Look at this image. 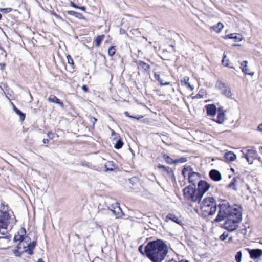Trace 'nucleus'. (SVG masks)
I'll use <instances>...</instances> for the list:
<instances>
[{"instance_id":"f257e3e1","label":"nucleus","mask_w":262,"mask_h":262,"mask_svg":"<svg viewBox=\"0 0 262 262\" xmlns=\"http://www.w3.org/2000/svg\"><path fill=\"white\" fill-rule=\"evenodd\" d=\"M147 257L152 262H162L168 253V247L162 240L157 239L147 243L144 247Z\"/></svg>"},{"instance_id":"f03ea898","label":"nucleus","mask_w":262,"mask_h":262,"mask_svg":"<svg viewBox=\"0 0 262 262\" xmlns=\"http://www.w3.org/2000/svg\"><path fill=\"white\" fill-rule=\"evenodd\" d=\"M16 222L15 216L11 215L8 210V206H4L2 210H0V234L7 233L8 229H12Z\"/></svg>"},{"instance_id":"7ed1b4c3","label":"nucleus","mask_w":262,"mask_h":262,"mask_svg":"<svg viewBox=\"0 0 262 262\" xmlns=\"http://www.w3.org/2000/svg\"><path fill=\"white\" fill-rule=\"evenodd\" d=\"M235 210L241 211V209L237 207H232L227 201L222 200L219 205V211L214 221L219 222L225 218L229 217L230 215H233Z\"/></svg>"},{"instance_id":"20e7f679","label":"nucleus","mask_w":262,"mask_h":262,"mask_svg":"<svg viewBox=\"0 0 262 262\" xmlns=\"http://www.w3.org/2000/svg\"><path fill=\"white\" fill-rule=\"evenodd\" d=\"M201 209L205 216L214 214L216 211V203L214 198L211 196L205 198L201 204Z\"/></svg>"},{"instance_id":"39448f33","label":"nucleus","mask_w":262,"mask_h":262,"mask_svg":"<svg viewBox=\"0 0 262 262\" xmlns=\"http://www.w3.org/2000/svg\"><path fill=\"white\" fill-rule=\"evenodd\" d=\"M224 223V228L229 231H233L238 227V223L242 220V213L239 211H234L233 215H230Z\"/></svg>"},{"instance_id":"423d86ee","label":"nucleus","mask_w":262,"mask_h":262,"mask_svg":"<svg viewBox=\"0 0 262 262\" xmlns=\"http://www.w3.org/2000/svg\"><path fill=\"white\" fill-rule=\"evenodd\" d=\"M36 245V242L34 241H32L31 238L27 236L18 243L17 248L22 249L23 251L29 255H32L33 253V250Z\"/></svg>"},{"instance_id":"0eeeda50","label":"nucleus","mask_w":262,"mask_h":262,"mask_svg":"<svg viewBox=\"0 0 262 262\" xmlns=\"http://www.w3.org/2000/svg\"><path fill=\"white\" fill-rule=\"evenodd\" d=\"M182 174L185 179H187L188 182L195 185L200 178V175L199 173L194 172L190 166H184L182 170Z\"/></svg>"},{"instance_id":"6e6552de","label":"nucleus","mask_w":262,"mask_h":262,"mask_svg":"<svg viewBox=\"0 0 262 262\" xmlns=\"http://www.w3.org/2000/svg\"><path fill=\"white\" fill-rule=\"evenodd\" d=\"M183 195L185 199L193 202L200 201L197 189L189 185L183 189Z\"/></svg>"},{"instance_id":"1a4fd4ad","label":"nucleus","mask_w":262,"mask_h":262,"mask_svg":"<svg viewBox=\"0 0 262 262\" xmlns=\"http://www.w3.org/2000/svg\"><path fill=\"white\" fill-rule=\"evenodd\" d=\"M210 187V185L205 181L201 180L198 184L197 193L200 200H201L203 196Z\"/></svg>"},{"instance_id":"9d476101","label":"nucleus","mask_w":262,"mask_h":262,"mask_svg":"<svg viewBox=\"0 0 262 262\" xmlns=\"http://www.w3.org/2000/svg\"><path fill=\"white\" fill-rule=\"evenodd\" d=\"M216 86L225 96L228 98L231 97L232 94L230 88L227 84L219 81L217 82Z\"/></svg>"},{"instance_id":"9b49d317","label":"nucleus","mask_w":262,"mask_h":262,"mask_svg":"<svg viewBox=\"0 0 262 262\" xmlns=\"http://www.w3.org/2000/svg\"><path fill=\"white\" fill-rule=\"evenodd\" d=\"M196 82L194 79L190 80L188 77H184V80L181 81V85L183 86H185L187 88L189 89L191 91L194 90L196 86Z\"/></svg>"},{"instance_id":"f8f14e48","label":"nucleus","mask_w":262,"mask_h":262,"mask_svg":"<svg viewBox=\"0 0 262 262\" xmlns=\"http://www.w3.org/2000/svg\"><path fill=\"white\" fill-rule=\"evenodd\" d=\"M257 152L254 148L248 149L244 157L248 162L252 163L253 161L250 158L254 159L256 157Z\"/></svg>"},{"instance_id":"ddd939ff","label":"nucleus","mask_w":262,"mask_h":262,"mask_svg":"<svg viewBox=\"0 0 262 262\" xmlns=\"http://www.w3.org/2000/svg\"><path fill=\"white\" fill-rule=\"evenodd\" d=\"M155 78L156 80L158 81L161 86L168 85L170 84V82L166 81L164 79V75L163 73H155Z\"/></svg>"},{"instance_id":"4468645a","label":"nucleus","mask_w":262,"mask_h":262,"mask_svg":"<svg viewBox=\"0 0 262 262\" xmlns=\"http://www.w3.org/2000/svg\"><path fill=\"white\" fill-rule=\"evenodd\" d=\"M26 231L24 228H21L17 232V234L14 236V241L19 242L21 241L26 236Z\"/></svg>"},{"instance_id":"2eb2a0df","label":"nucleus","mask_w":262,"mask_h":262,"mask_svg":"<svg viewBox=\"0 0 262 262\" xmlns=\"http://www.w3.org/2000/svg\"><path fill=\"white\" fill-rule=\"evenodd\" d=\"M209 176L212 180L215 181H219L222 179V176L220 172L215 169L211 170L210 171Z\"/></svg>"},{"instance_id":"dca6fc26","label":"nucleus","mask_w":262,"mask_h":262,"mask_svg":"<svg viewBox=\"0 0 262 262\" xmlns=\"http://www.w3.org/2000/svg\"><path fill=\"white\" fill-rule=\"evenodd\" d=\"M249 253L251 258L253 259L258 258L262 256V250L259 249L250 250Z\"/></svg>"},{"instance_id":"f3484780","label":"nucleus","mask_w":262,"mask_h":262,"mask_svg":"<svg viewBox=\"0 0 262 262\" xmlns=\"http://www.w3.org/2000/svg\"><path fill=\"white\" fill-rule=\"evenodd\" d=\"M138 68L139 69H142L144 72L149 73L150 71L151 67L149 64L143 61H139L137 62Z\"/></svg>"},{"instance_id":"a211bd4d","label":"nucleus","mask_w":262,"mask_h":262,"mask_svg":"<svg viewBox=\"0 0 262 262\" xmlns=\"http://www.w3.org/2000/svg\"><path fill=\"white\" fill-rule=\"evenodd\" d=\"M207 114L210 116H214L216 112V107L213 104H210L206 106Z\"/></svg>"},{"instance_id":"6ab92c4d","label":"nucleus","mask_w":262,"mask_h":262,"mask_svg":"<svg viewBox=\"0 0 262 262\" xmlns=\"http://www.w3.org/2000/svg\"><path fill=\"white\" fill-rule=\"evenodd\" d=\"M49 102L58 104L61 107H63V103L60 99L54 95H51L48 99Z\"/></svg>"},{"instance_id":"aec40b11","label":"nucleus","mask_w":262,"mask_h":262,"mask_svg":"<svg viewBox=\"0 0 262 262\" xmlns=\"http://www.w3.org/2000/svg\"><path fill=\"white\" fill-rule=\"evenodd\" d=\"M247 63L248 61L245 60L242 62H241V69L242 70V72L244 73L246 75H249L251 76H253L254 75V73H248V69L247 68Z\"/></svg>"},{"instance_id":"412c9836","label":"nucleus","mask_w":262,"mask_h":262,"mask_svg":"<svg viewBox=\"0 0 262 262\" xmlns=\"http://www.w3.org/2000/svg\"><path fill=\"white\" fill-rule=\"evenodd\" d=\"M226 39H233L236 42H240L242 39L241 35L234 33L227 35L225 37Z\"/></svg>"},{"instance_id":"4be33fe9","label":"nucleus","mask_w":262,"mask_h":262,"mask_svg":"<svg viewBox=\"0 0 262 262\" xmlns=\"http://www.w3.org/2000/svg\"><path fill=\"white\" fill-rule=\"evenodd\" d=\"M225 113L222 110H219L217 112V115L216 119H214L219 123H222L225 120Z\"/></svg>"},{"instance_id":"5701e85b","label":"nucleus","mask_w":262,"mask_h":262,"mask_svg":"<svg viewBox=\"0 0 262 262\" xmlns=\"http://www.w3.org/2000/svg\"><path fill=\"white\" fill-rule=\"evenodd\" d=\"M224 157L228 161H234L236 158V155L232 151H228L225 154Z\"/></svg>"},{"instance_id":"b1692460","label":"nucleus","mask_w":262,"mask_h":262,"mask_svg":"<svg viewBox=\"0 0 262 262\" xmlns=\"http://www.w3.org/2000/svg\"><path fill=\"white\" fill-rule=\"evenodd\" d=\"M67 13L68 15L74 16L75 17L78 18L79 19H85V18L82 14L80 13L69 10L67 11Z\"/></svg>"},{"instance_id":"393cba45","label":"nucleus","mask_w":262,"mask_h":262,"mask_svg":"<svg viewBox=\"0 0 262 262\" xmlns=\"http://www.w3.org/2000/svg\"><path fill=\"white\" fill-rule=\"evenodd\" d=\"M168 220H171L178 223V224H180V221L179 220V218L174 214L169 213L166 217V221Z\"/></svg>"},{"instance_id":"a878e982","label":"nucleus","mask_w":262,"mask_h":262,"mask_svg":"<svg viewBox=\"0 0 262 262\" xmlns=\"http://www.w3.org/2000/svg\"><path fill=\"white\" fill-rule=\"evenodd\" d=\"M224 25L222 23L219 22L216 25L211 27V29L216 33H220L223 29Z\"/></svg>"},{"instance_id":"bb28decb","label":"nucleus","mask_w":262,"mask_h":262,"mask_svg":"<svg viewBox=\"0 0 262 262\" xmlns=\"http://www.w3.org/2000/svg\"><path fill=\"white\" fill-rule=\"evenodd\" d=\"M106 171H113L115 168V164L113 161H107L105 164Z\"/></svg>"},{"instance_id":"cd10ccee","label":"nucleus","mask_w":262,"mask_h":262,"mask_svg":"<svg viewBox=\"0 0 262 262\" xmlns=\"http://www.w3.org/2000/svg\"><path fill=\"white\" fill-rule=\"evenodd\" d=\"M13 108L14 111L19 116L20 120L23 121L25 118V114L18 109L14 105H13Z\"/></svg>"},{"instance_id":"c85d7f7f","label":"nucleus","mask_w":262,"mask_h":262,"mask_svg":"<svg viewBox=\"0 0 262 262\" xmlns=\"http://www.w3.org/2000/svg\"><path fill=\"white\" fill-rule=\"evenodd\" d=\"M104 35H99L97 36V37L94 40L95 46L96 47H99L101 45L102 41L104 38Z\"/></svg>"},{"instance_id":"c756f323","label":"nucleus","mask_w":262,"mask_h":262,"mask_svg":"<svg viewBox=\"0 0 262 262\" xmlns=\"http://www.w3.org/2000/svg\"><path fill=\"white\" fill-rule=\"evenodd\" d=\"M123 145V142L121 140H118L114 145L116 149H120Z\"/></svg>"},{"instance_id":"7c9ffc66","label":"nucleus","mask_w":262,"mask_h":262,"mask_svg":"<svg viewBox=\"0 0 262 262\" xmlns=\"http://www.w3.org/2000/svg\"><path fill=\"white\" fill-rule=\"evenodd\" d=\"M13 253L16 256L20 257L22 253L25 252L23 251L22 249H19L17 248V249H15L13 251Z\"/></svg>"},{"instance_id":"2f4dec72","label":"nucleus","mask_w":262,"mask_h":262,"mask_svg":"<svg viewBox=\"0 0 262 262\" xmlns=\"http://www.w3.org/2000/svg\"><path fill=\"white\" fill-rule=\"evenodd\" d=\"M115 52H116V49H115V47L112 46L109 48V49L108 50V54L110 56H113L115 54Z\"/></svg>"},{"instance_id":"473e14b6","label":"nucleus","mask_w":262,"mask_h":262,"mask_svg":"<svg viewBox=\"0 0 262 262\" xmlns=\"http://www.w3.org/2000/svg\"><path fill=\"white\" fill-rule=\"evenodd\" d=\"M158 167L160 169H163L164 171H166L168 174L171 172V169L170 168L164 165L159 164Z\"/></svg>"},{"instance_id":"72a5a7b5","label":"nucleus","mask_w":262,"mask_h":262,"mask_svg":"<svg viewBox=\"0 0 262 262\" xmlns=\"http://www.w3.org/2000/svg\"><path fill=\"white\" fill-rule=\"evenodd\" d=\"M229 59H226V55L225 54V53L223 55V58L222 59V64L223 66L225 67H228L229 66Z\"/></svg>"},{"instance_id":"f704fd0d","label":"nucleus","mask_w":262,"mask_h":262,"mask_svg":"<svg viewBox=\"0 0 262 262\" xmlns=\"http://www.w3.org/2000/svg\"><path fill=\"white\" fill-rule=\"evenodd\" d=\"M12 11V9L11 8H0V12L5 14L11 12Z\"/></svg>"},{"instance_id":"c9c22d12","label":"nucleus","mask_w":262,"mask_h":262,"mask_svg":"<svg viewBox=\"0 0 262 262\" xmlns=\"http://www.w3.org/2000/svg\"><path fill=\"white\" fill-rule=\"evenodd\" d=\"M242 254L241 251H239L237 253L235 256V259L237 262H241L242 258Z\"/></svg>"},{"instance_id":"e433bc0d","label":"nucleus","mask_w":262,"mask_h":262,"mask_svg":"<svg viewBox=\"0 0 262 262\" xmlns=\"http://www.w3.org/2000/svg\"><path fill=\"white\" fill-rule=\"evenodd\" d=\"M67 58L68 60V64H70L71 66H73L74 65V61L72 57L70 55H68L67 56Z\"/></svg>"},{"instance_id":"4c0bfd02","label":"nucleus","mask_w":262,"mask_h":262,"mask_svg":"<svg viewBox=\"0 0 262 262\" xmlns=\"http://www.w3.org/2000/svg\"><path fill=\"white\" fill-rule=\"evenodd\" d=\"M228 234L227 233H226V232H224L223 233V234H222L221 236H220V239L221 241H224L226 239V238L228 237Z\"/></svg>"},{"instance_id":"58836bf2","label":"nucleus","mask_w":262,"mask_h":262,"mask_svg":"<svg viewBox=\"0 0 262 262\" xmlns=\"http://www.w3.org/2000/svg\"><path fill=\"white\" fill-rule=\"evenodd\" d=\"M139 251L142 255L145 254L144 248L143 247V245H141L139 247Z\"/></svg>"},{"instance_id":"ea45409f","label":"nucleus","mask_w":262,"mask_h":262,"mask_svg":"<svg viewBox=\"0 0 262 262\" xmlns=\"http://www.w3.org/2000/svg\"><path fill=\"white\" fill-rule=\"evenodd\" d=\"M90 121L92 123L93 126H94L96 122L97 121V119L93 117H90Z\"/></svg>"},{"instance_id":"a19ab883","label":"nucleus","mask_w":262,"mask_h":262,"mask_svg":"<svg viewBox=\"0 0 262 262\" xmlns=\"http://www.w3.org/2000/svg\"><path fill=\"white\" fill-rule=\"evenodd\" d=\"M166 162L168 163H173V160L172 159L169 157H167L166 158Z\"/></svg>"},{"instance_id":"79ce46f5","label":"nucleus","mask_w":262,"mask_h":262,"mask_svg":"<svg viewBox=\"0 0 262 262\" xmlns=\"http://www.w3.org/2000/svg\"><path fill=\"white\" fill-rule=\"evenodd\" d=\"M70 6L76 9H78V8H79V6L75 4V3L72 1L70 2Z\"/></svg>"},{"instance_id":"37998d69","label":"nucleus","mask_w":262,"mask_h":262,"mask_svg":"<svg viewBox=\"0 0 262 262\" xmlns=\"http://www.w3.org/2000/svg\"><path fill=\"white\" fill-rule=\"evenodd\" d=\"M81 89L85 92H88V88H87L86 85H83L82 86Z\"/></svg>"},{"instance_id":"c03bdc74","label":"nucleus","mask_w":262,"mask_h":262,"mask_svg":"<svg viewBox=\"0 0 262 262\" xmlns=\"http://www.w3.org/2000/svg\"><path fill=\"white\" fill-rule=\"evenodd\" d=\"M124 115L126 116V117H129V118H136V117H133L132 116H130L129 114V113L127 111L125 112H124Z\"/></svg>"},{"instance_id":"a18cd8bd","label":"nucleus","mask_w":262,"mask_h":262,"mask_svg":"<svg viewBox=\"0 0 262 262\" xmlns=\"http://www.w3.org/2000/svg\"><path fill=\"white\" fill-rule=\"evenodd\" d=\"M47 137H48L49 139H53V137H54V135H53V133H48L47 134Z\"/></svg>"},{"instance_id":"49530a36","label":"nucleus","mask_w":262,"mask_h":262,"mask_svg":"<svg viewBox=\"0 0 262 262\" xmlns=\"http://www.w3.org/2000/svg\"><path fill=\"white\" fill-rule=\"evenodd\" d=\"M111 211L113 213V214L115 216H116L117 217L119 216V212H118V213H116V211L114 210L111 209Z\"/></svg>"},{"instance_id":"de8ad7c7","label":"nucleus","mask_w":262,"mask_h":262,"mask_svg":"<svg viewBox=\"0 0 262 262\" xmlns=\"http://www.w3.org/2000/svg\"><path fill=\"white\" fill-rule=\"evenodd\" d=\"M52 14L53 15H54L56 18H58V19H62L61 17H60L58 14H57L55 12H52Z\"/></svg>"},{"instance_id":"09e8293b","label":"nucleus","mask_w":262,"mask_h":262,"mask_svg":"<svg viewBox=\"0 0 262 262\" xmlns=\"http://www.w3.org/2000/svg\"><path fill=\"white\" fill-rule=\"evenodd\" d=\"M78 9H79L82 10L83 11H85L86 10V8L84 6H81V7L79 6V8H78Z\"/></svg>"},{"instance_id":"8fccbe9b","label":"nucleus","mask_w":262,"mask_h":262,"mask_svg":"<svg viewBox=\"0 0 262 262\" xmlns=\"http://www.w3.org/2000/svg\"><path fill=\"white\" fill-rule=\"evenodd\" d=\"M258 130L259 131L262 132V123L258 125Z\"/></svg>"},{"instance_id":"3c124183","label":"nucleus","mask_w":262,"mask_h":262,"mask_svg":"<svg viewBox=\"0 0 262 262\" xmlns=\"http://www.w3.org/2000/svg\"><path fill=\"white\" fill-rule=\"evenodd\" d=\"M43 143L46 144V143H48L49 142V139H44L43 140Z\"/></svg>"},{"instance_id":"603ef678","label":"nucleus","mask_w":262,"mask_h":262,"mask_svg":"<svg viewBox=\"0 0 262 262\" xmlns=\"http://www.w3.org/2000/svg\"><path fill=\"white\" fill-rule=\"evenodd\" d=\"M187 161L186 158H181V163L185 162Z\"/></svg>"},{"instance_id":"864d4df0","label":"nucleus","mask_w":262,"mask_h":262,"mask_svg":"<svg viewBox=\"0 0 262 262\" xmlns=\"http://www.w3.org/2000/svg\"><path fill=\"white\" fill-rule=\"evenodd\" d=\"M234 183L233 182H232V183H231L230 184V185H229V186L230 187H233V186H234Z\"/></svg>"},{"instance_id":"5fc2aeb1","label":"nucleus","mask_w":262,"mask_h":262,"mask_svg":"<svg viewBox=\"0 0 262 262\" xmlns=\"http://www.w3.org/2000/svg\"><path fill=\"white\" fill-rule=\"evenodd\" d=\"M117 209H118V211H119L120 212L122 213V211H121V208H120V207L119 206H117Z\"/></svg>"},{"instance_id":"6e6d98bb","label":"nucleus","mask_w":262,"mask_h":262,"mask_svg":"<svg viewBox=\"0 0 262 262\" xmlns=\"http://www.w3.org/2000/svg\"><path fill=\"white\" fill-rule=\"evenodd\" d=\"M168 262H177V261L175 260H174L173 259H172L170 260H169ZM179 262H180V261H179Z\"/></svg>"},{"instance_id":"4d7b16f0","label":"nucleus","mask_w":262,"mask_h":262,"mask_svg":"<svg viewBox=\"0 0 262 262\" xmlns=\"http://www.w3.org/2000/svg\"><path fill=\"white\" fill-rule=\"evenodd\" d=\"M37 262H44L42 259H39L37 261Z\"/></svg>"},{"instance_id":"13d9d810","label":"nucleus","mask_w":262,"mask_h":262,"mask_svg":"<svg viewBox=\"0 0 262 262\" xmlns=\"http://www.w3.org/2000/svg\"><path fill=\"white\" fill-rule=\"evenodd\" d=\"M1 69H3L4 67L5 66V64H3V65L1 64Z\"/></svg>"},{"instance_id":"bf43d9fd","label":"nucleus","mask_w":262,"mask_h":262,"mask_svg":"<svg viewBox=\"0 0 262 262\" xmlns=\"http://www.w3.org/2000/svg\"><path fill=\"white\" fill-rule=\"evenodd\" d=\"M259 151L262 154V146L259 148Z\"/></svg>"},{"instance_id":"052dcab7","label":"nucleus","mask_w":262,"mask_h":262,"mask_svg":"<svg viewBox=\"0 0 262 262\" xmlns=\"http://www.w3.org/2000/svg\"><path fill=\"white\" fill-rule=\"evenodd\" d=\"M181 262H188L187 260H181Z\"/></svg>"},{"instance_id":"680f3d73","label":"nucleus","mask_w":262,"mask_h":262,"mask_svg":"<svg viewBox=\"0 0 262 262\" xmlns=\"http://www.w3.org/2000/svg\"><path fill=\"white\" fill-rule=\"evenodd\" d=\"M179 161H180V159L177 160H176V161H175V162H179Z\"/></svg>"},{"instance_id":"e2e57ef3","label":"nucleus","mask_w":262,"mask_h":262,"mask_svg":"<svg viewBox=\"0 0 262 262\" xmlns=\"http://www.w3.org/2000/svg\"><path fill=\"white\" fill-rule=\"evenodd\" d=\"M112 135H113V134H115V132H114V130H112Z\"/></svg>"},{"instance_id":"0e129e2a","label":"nucleus","mask_w":262,"mask_h":262,"mask_svg":"<svg viewBox=\"0 0 262 262\" xmlns=\"http://www.w3.org/2000/svg\"><path fill=\"white\" fill-rule=\"evenodd\" d=\"M1 18H2V15H1V14L0 13V19H1Z\"/></svg>"},{"instance_id":"69168bd1","label":"nucleus","mask_w":262,"mask_h":262,"mask_svg":"<svg viewBox=\"0 0 262 262\" xmlns=\"http://www.w3.org/2000/svg\"><path fill=\"white\" fill-rule=\"evenodd\" d=\"M258 160H259V161H260V158H258Z\"/></svg>"}]
</instances>
